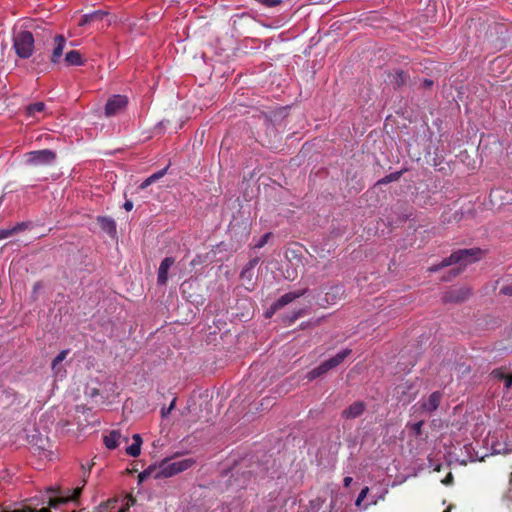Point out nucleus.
I'll return each mask as SVG.
<instances>
[{
  "mask_svg": "<svg viewBox=\"0 0 512 512\" xmlns=\"http://www.w3.org/2000/svg\"><path fill=\"white\" fill-rule=\"evenodd\" d=\"M304 294L305 290L293 291L284 294L271 306L270 311L267 312V316L270 317L276 310L281 309Z\"/></svg>",
  "mask_w": 512,
  "mask_h": 512,
  "instance_id": "obj_7",
  "label": "nucleus"
},
{
  "mask_svg": "<svg viewBox=\"0 0 512 512\" xmlns=\"http://www.w3.org/2000/svg\"><path fill=\"white\" fill-rule=\"evenodd\" d=\"M121 440L125 442L128 441L127 437H122L120 432L117 430H112L109 434L104 436V443L108 449H115L119 446Z\"/></svg>",
  "mask_w": 512,
  "mask_h": 512,
  "instance_id": "obj_11",
  "label": "nucleus"
},
{
  "mask_svg": "<svg viewBox=\"0 0 512 512\" xmlns=\"http://www.w3.org/2000/svg\"><path fill=\"white\" fill-rule=\"evenodd\" d=\"M500 292L504 295L512 296V284L501 287Z\"/></svg>",
  "mask_w": 512,
  "mask_h": 512,
  "instance_id": "obj_29",
  "label": "nucleus"
},
{
  "mask_svg": "<svg viewBox=\"0 0 512 512\" xmlns=\"http://www.w3.org/2000/svg\"><path fill=\"white\" fill-rule=\"evenodd\" d=\"M443 512H450V511H449V509H447V510H444Z\"/></svg>",
  "mask_w": 512,
  "mask_h": 512,
  "instance_id": "obj_42",
  "label": "nucleus"
},
{
  "mask_svg": "<svg viewBox=\"0 0 512 512\" xmlns=\"http://www.w3.org/2000/svg\"><path fill=\"white\" fill-rule=\"evenodd\" d=\"M175 403H176V399L174 398L171 402V404L169 405V407L167 408H163L161 410V414H162V417H166L170 414V412L174 409L175 407Z\"/></svg>",
  "mask_w": 512,
  "mask_h": 512,
  "instance_id": "obj_27",
  "label": "nucleus"
},
{
  "mask_svg": "<svg viewBox=\"0 0 512 512\" xmlns=\"http://www.w3.org/2000/svg\"><path fill=\"white\" fill-rule=\"evenodd\" d=\"M69 353V350H62L55 358L54 360L52 361V370L54 371V374L56 376H60L62 377L64 375V370L62 369V367L60 366V364L62 363V361L65 360V358L67 357Z\"/></svg>",
  "mask_w": 512,
  "mask_h": 512,
  "instance_id": "obj_14",
  "label": "nucleus"
},
{
  "mask_svg": "<svg viewBox=\"0 0 512 512\" xmlns=\"http://www.w3.org/2000/svg\"><path fill=\"white\" fill-rule=\"evenodd\" d=\"M349 349L342 350L338 352L334 357L324 361L318 367L307 373V378L309 381L316 379L317 377L325 374L330 369L338 366L340 363L344 361V359L350 354Z\"/></svg>",
  "mask_w": 512,
  "mask_h": 512,
  "instance_id": "obj_4",
  "label": "nucleus"
},
{
  "mask_svg": "<svg viewBox=\"0 0 512 512\" xmlns=\"http://www.w3.org/2000/svg\"><path fill=\"white\" fill-rule=\"evenodd\" d=\"M331 290H332L333 292H335L336 294H339V296H341V295H342V293H343V289H342V287H340V286H339V287H338V286L333 287Z\"/></svg>",
  "mask_w": 512,
  "mask_h": 512,
  "instance_id": "obj_34",
  "label": "nucleus"
},
{
  "mask_svg": "<svg viewBox=\"0 0 512 512\" xmlns=\"http://www.w3.org/2000/svg\"><path fill=\"white\" fill-rule=\"evenodd\" d=\"M494 374H495L496 377H499L500 379L504 380V384H505V388L506 389H509V388L512 387V374L505 375L501 371H495Z\"/></svg>",
  "mask_w": 512,
  "mask_h": 512,
  "instance_id": "obj_23",
  "label": "nucleus"
},
{
  "mask_svg": "<svg viewBox=\"0 0 512 512\" xmlns=\"http://www.w3.org/2000/svg\"><path fill=\"white\" fill-rule=\"evenodd\" d=\"M300 314H301L300 312H299V313H297V314H295V315L293 316V318H292V321H293V320H295V319H297V318L300 316Z\"/></svg>",
  "mask_w": 512,
  "mask_h": 512,
  "instance_id": "obj_38",
  "label": "nucleus"
},
{
  "mask_svg": "<svg viewBox=\"0 0 512 512\" xmlns=\"http://www.w3.org/2000/svg\"><path fill=\"white\" fill-rule=\"evenodd\" d=\"M194 463L195 461L192 458L166 459L158 466H149L146 470L141 472L139 474V480L144 481L149 477H154L155 479L171 477L189 469Z\"/></svg>",
  "mask_w": 512,
  "mask_h": 512,
  "instance_id": "obj_1",
  "label": "nucleus"
},
{
  "mask_svg": "<svg viewBox=\"0 0 512 512\" xmlns=\"http://www.w3.org/2000/svg\"><path fill=\"white\" fill-rule=\"evenodd\" d=\"M128 104V98L124 95H114L108 99L105 106V115L110 117L121 112Z\"/></svg>",
  "mask_w": 512,
  "mask_h": 512,
  "instance_id": "obj_6",
  "label": "nucleus"
},
{
  "mask_svg": "<svg viewBox=\"0 0 512 512\" xmlns=\"http://www.w3.org/2000/svg\"><path fill=\"white\" fill-rule=\"evenodd\" d=\"M470 294L468 288L453 289L445 295V301H463Z\"/></svg>",
  "mask_w": 512,
  "mask_h": 512,
  "instance_id": "obj_13",
  "label": "nucleus"
},
{
  "mask_svg": "<svg viewBox=\"0 0 512 512\" xmlns=\"http://www.w3.org/2000/svg\"><path fill=\"white\" fill-rule=\"evenodd\" d=\"M39 287V284H35L34 288L37 289Z\"/></svg>",
  "mask_w": 512,
  "mask_h": 512,
  "instance_id": "obj_41",
  "label": "nucleus"
},
{
  "mask_svg": "<svg viewBox=\"0 0 512 512\" xmlns=\"http://www.w3.org/2000/svg\"><path fill=\"white\" fill-rule=\"evenodd\" d=\"M13 47L18 57L27 59L34 51V38L31 32L19 30L14 33Z\"/></svg>",
  "mask_w": 512,
  "mask_h": 512,
  "instance_id": "obj_3",
  "label": "nucleus"
},
{
  "mask_svg": "<svg viewBox=\"0 0 512 512\" xmlns=\"http://www.w3.org/2000/svg\"><path fill=\"white\" fill-rule=\"evenodd\" d=\"M482 252L478 248L461 249L452 253L448 258L444 259L440 265L432 266L429 271L434 272L440 268L447 267L454 264H459L460 268L453 269L454 275H457L462 270V267L467 266L481 258Z\"/></svg>",
  "mask_w": 512,
  "mask_h": 512,
  "instance_id": "obj_2",
  "label": "nucleus"
},
{
  "mask_svg": "<svg viewBox=\"0 0 512 512\" xmlns=\"http://www.w3.org/2000/svg\"><path fill=\"white\" fill-rule=\"evenodd\" d=\"M444 485H450L453 482V475L451 472L441 481Z\"/></svg>",
  "mask_w": 512,
  "mask_h": 512,
  "instance_id": "obj_31",
  "label": "nucleus"
},
{
  "mask_svg": "<svg viewBox=\"0 0 512 512\" xmlns=\"http://www.w3.org/2000/svg\"><path fill=\"white\" fill-rule=\"evenodd\" d=\"M424 84H425V86L430 87V86L433 84V81H431V80H427V79H426V80L424 81Z\"/></svg>",
  "mask_w": 512,
  "mask_h": 512,
  "instance_id": "obj_37",
  "label": "nucleus"
},
{
  "mask_svg": "<svg viewBox=\"0 0 512 512\" xmlns=\"http://www.w3.org/2000/svg\"><path fill=\"white\" fill-rule=\"evenodd\" d=\"M175 260L172 257H166L162 260L160 263L159 269H158V277L157 281L160 285H165L168 280V271L171 268V266L174 264Z\"/></svg>",
  "mask_w": 512,
  "mask_h": 512,
  "instance_id": "obj_9",
  "label": "nucleus"
},
{
  "mask_svg": "<svg viewBox=\"0 0 512 512\" xmlns=\"http://www.w3.org/2000/svg\"><path fill=\"white\" fill-rule=\"evenodd\" d=\"M54 159V152L48 149L31 151L25 154L26 163L34 166L49 164Z\"/></svg>",
  "mask_w": 512,
  "mask_h": 512,
  "instance_id": "obj_5",
  "label": "nucleus"
},
{
  "mask_svg": "<svg viewBox=\"0 0 512 512\" xmlns=\"http://www.w3.org/2000/svg\"><path fill=\"white\" fill-rule=\"evenodd\" d=\"M271 234L270 233H266L264 234L259 240L258 242L255 244V247L256 248H262L264 245H266V243L268 242V239L270 238Z\"/></svg>",
  "mask_w": 512,
  "mask_h": 512,
  "instance_id": "obj_26",
  "label": "nucleus"
},
{
  "mask_svg": "<svg viewBox=\"0 0 512 512\" xmlns=\"http://www.w3.org/2000/svg\"><path fill=\"white\" fill-rule=\"evenodd\" d=\"M142 439L139 434L133 435V443L126 448L128 455L137 457L141 452Z\"/></svg>",
  "mask_w": 512,
  "mask_h": 512,
  "instance_id": "obj_17",
  "label": "nucleus"
},
{
  "mask_svg": "<svg viewBox=\"0 0 512 512\" xmlns=\"http://www.w3.org/2000/svg\"><path fill=\"white\" fill-rule=\"evenodd\" d=\"M352 481H353V478H352V477H350V476H346V477L344 478V480H343V484H344V486H345V487H349V486H350V484L352 483Z\"/></svg>",
  "mask_w": 512,
  "mask_h": 512,
  "instance_id": "obj_33",
  "label": "nucleus"
},
{
  "mask_svg": "<svg viewBox=\"0 0 512 512\" xmlns=\"http://www.w3.org/2000/svg\"><path fill=\"white\" fill-rule=\"evenodd\" d=\"M65 62L70 66H80L83 64V59L79 51L71 50L66 53Z\"/></svg>",
  "mask_w": 512,
  "mask_h": 512,
  "instance_id": "obj_18",
  "label": "nucleus"
},
{
  "mask_svg": "<svg viewBox=\"0 0 512 512\" xmlns=\"http://www.w3.org/2000/svg\"><path fill=\"white\" fill-rule=\"evenodd\" d=\"M441 398L439 392H433L426 400L419 402L413 408L416 409L419 406L422 411L431 413L439 407Z\"/></svg>",
  "mask_w": 512,
  "mask_h": 512,
  "instance_id": "obj_8",
  "label": "nucleus"
},
{
  "mask_svg": "<svg viewBox=\"0 0 512 512\" xmlns=\"http://www.w3.org/2000/svg\"><path fill=\"white\" fill-rule=\"evenodd\" d=\"M21 226H18V227H14L13 229H2L0 230V240L2 239H5V238H8L9 236H11L16 230L20 229Z\"/></svg>",
  "mask_w": 512,
  "mask_h": 512,
  "instance_id": "obj_25",
  "label": "nucleus"
},
{
  "mask_svg": "<svg viewBox=\"0 0 512 512\" xmlns=\"http://www.w3.org/2000/svg\"><path fill=\"white\" fill-rule=\"evenodd\" d=\"M368 493H369V488H368V487H364V488L360 491V493H359V495H358V497H357V499H356V501H355V505H356L357 507H359V506L361 505V503L363 502V500L367 497Z\"/></svg>",
  "mask_w": 512,
  "mask_h": 512,
  "instance_id": "obj_24",
  "label": "nucleus"
},
{
  "mask_svg": "<svg viewBox=\"0 0 512 512\" xmlns=\"http://www.w3.org/2000/svg\"><path fill=\"white\" fill-rule=\"evenodd\" d=\"M377 503V499L373 500L370 504H376Z\"/></svg>",
  "mask_w": 512,
  "mask_h": 512,
  "instance_id": "obj_40",
  "label": "nucleus"
},
{
  "mask_svg": "<svg viewBox=\"0 0 512 512\" xmlns=\"http://www.w3.org/2000/svg\"><path fill=\"white\" fill-rule=\"evenodd\" d=\"M123 207H124V209H125L126 211H131V210H132V208H133V202H132V201H130V200H127V201L124 203Z\"/></svg>",
  "mask_w": 512,
  "mask_h": 512,
  "instance_id": "obj_32",
  "label": "nucleus"
},
{
  "mask_svg": "<svg viewBox=\"0 0 512 512\" xmlns=\"http://www.w3.org/2000/svg\"><path fill=\"white\" fill-rule=\"evenodd\" d=\"M435 471H439L440 470V465H437L435 468H434Z\"/></svg>",
  "mask_w": 512,
  "mask_h": 512,
  "instance_id": "obj_39",
  "label": "nucleus"
},
{
  "mask_svg": "<svg viewBox=\"0 0 512 512\" xmlns=\"http://www.w3.org/2000/svg\"><path fill=\"white\" fill-rule=\"evenodd\" d=\"M423 421H418L412 425V430L418 436L422 432Z\"/></svg>",
  "mask_w": 512,
  "mask_h": 512,
  "instance_id": "obj_28",
  "label": "nucleus"
},
{
  "mask_svg": "<svg viewBox=\"0 0 512 512\" xmlns=\"http://www.w3.org/2000/svg\"><path fill=\"white\" fill-rule=\"evenodd\" d=\"M168 170V167L152 174L151 176H149L147 179H145L141 185H140V189H146L148 186H150L151 184H153L154 182H156L157 180H159L160 178H162L166 172Z\"/></svg>",
  "mask_w": 512,
  "mask_h": 512,
  "instance_id": "obj_21",
  "label": "nucleus"
},
{
  "mask_svg": "<svg viewBox=\"0 0 512 512\" xmlns=\"http://www.w3.org/2000/svg\"><path fill=\"white\" fill-rule=\"evenodd\" d=\"M105 16H107V13L102 10L93 11L91 13L83 15L79 22V25L84 26L86 24L102 20Z\"/></svg>",
  "mask_w": 512,
  "mask_h": 512,
  "instance_id": "obj_15",
  "label": "nucleus"
},
{
  "mask_svg": "<svg viewBox=\"0 0 512 512\" xmlns=\"http://www.w3.org/2000/svg\"><path fill=\"white\" fill-rule=\"evenodd\" d=\"M66 38L62 35H57L54 38V47L52 50L51 61L58 63L63 55V50L66 47Z\"/></svg>",
  "mask_w": 512,
  "mask_h": 512,
  "instance_id": "obj_10",
  "label": "nucleus"
},
{
  "mask_svg": "<svg viewBox=\"0 0 512 512\" xmlns=\"http://www.w3.org/2000/svg\"><path fill=\"white\" fill-rule=\"evenodd\" d=\"M397 177L396 176H393V175H390L388 177H386L385 179L381 180L382 183H387V182H390L394 179H396Z\"/></svg>",
  "mask_w": 512,
  "mask_h": 512,
  "instance_id": "obj_35",
  "label": "nucleus"
},
{
  "mask_svg": "<svg viewBox=\"0 0 512 512\" xmlns=\"http://www.w3.org/2000/svg\"><path fill=\"white\" fill-rule=\"evenodd\" d=\"M365 409L363 402L357 401L352 403L342 412V417L346 419H354L359 417Z\"/></svg>",
  "mask_w": 512,
  "mask_h": 512,
  "instance_id": "obj_12",
  "label": "nucleus"
},
{
  "mask_svg": "<svg viewBox=\"0 0 512 512\" xmlns=\"http://www.w3.org/2000/svg\"><path fill=\"white\" fill-rule=\"evenodd\" d=\"M45 104L43 102H37L27 107V114L31 117H36L37 114L44 112Z\"/></svg>",
  "mask_w": 512,
  "mask_h": 512,
  "instance_id": "obj_22",
  "label": "nucleus"
},
{
  "mask_svg": "<svg viewBox=\"0 0 512 512\" xmlns=\"http://www.w3.org/2000/svg\"><path fill=\"white\" fill-rule=\"evenodd\" d=\"M261 2L268 7H274V6L278 5L281 1L280 0H261Z\"/></svg>",
  "mask_w": 512,
  "mask_h": 512,
  "instance_id": "obj_30",
  "label": "nucleus"
},
{
  "mask_svg": "<svg viewBox=\"0 0 512 512\" xmlns=\"http://www.w3.org/2000/svg\"><path fill=\"white\" fill-rule=\"evenodd\" d=\"M98 221L102 230H104L107 234L113 236L116 233V225L114 220L106 217H100Z\"/></svg>",
  "mask_w": 512,
  "mask_h": 512,
  "instance_id": "obj_20",
  "label": "nucleus"
},
{
  "mask_svg": "<svg viewBox=\"0 0 512 512\" xmlns=\"http://www.w3.org/2000/svg\"><path fill=\"white\" fill-rule=\"evenodd\" d=\"M257 264V259L250 261L241 272V279L243 281L248 280L250 286H252V279L254 276L253 269Z\"/></svg>",
  "mask_w": 512,
  "mask_h": 512,
  "instance_id": "obj_19",
  "label": "nucleus"
},
{
  "mask_svg": "<svg viewBox=\"0 0 512 512\" xmlns=\"http://www.w3.org/2000/svg\"><path fill=\"white\" fill-rule=\"evenodd\" d=\"M127 510L123 505H119L117 500H109L99 507L98 512H125Z\"/></svg>",
  "mask_w": 512,
  "mask_h": 512,
  "instance_id": "obj_16",
  "label": "nucleus"
},
{
  "mask_svg": "<svg viewBox=\"0 0 512 512\" xmlns=\"http://www.w3.org/2000/svg\"><path fill=\"white\" fill-rule=\"evenodd\" d=\"M388 493V489H384L382 493H380V496L378 499L383 500L385 498V495Z\"/></svg>",
  "mask_w": 512,
  "mask_h": 512,
  "instance_id": "obj_36",
  "label": "nucleus"
}]
</instances>
